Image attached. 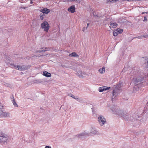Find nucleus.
Returning <instances> with one entry per match:
<instances>
[{
    "mask_svg": "<svg viewBox=\"0 0 148 148\" xmlns=\"http://www.w3.org/2000/svg\"><path fill=\"white\" fill-rule=\"evenodd\" d=\"M143 79H142V77H138L137 78H135L134 79V81L135 84L134 89V92H135V90L136 89V88L138 87V85H140V82H141L143 83L145 80V78L143 77Z\"/></svg>",
    "mask_w": 148,
    "mask_h": 148,
    "instance_id": "nucleus-1",
    "label": "nucleus"
},
{
    "mask_svg": "<svg viewBox=\"0 0 148 148\" xmlns=\"http://www.w3.org/2000/svg\"><path fill=\"white\" fill-rule=\"evenodd\" d=\"M11 140V138L3 133L0 134V143L6 142Z\"/></svg>",
    "mask_w": 148,
    "mask_h": 148,
    "instance_id": "nucleus-2",
    "label": "nucleus"
},
{
    "mask_svg": "<svg viewBox=\"0 0 148 148\" xmlns=\"http://www.w3.org/2000/svg\"><path fill=\"white\" fill-rule=\"evenodd\" d=\"M42 28L44 29V31L48 32L50 27V25L46 21L43 22L41 24Z\"/></svg>",
    "mask_w": 148,
    "mask_h": 148,
    "instance_id": "nucleus-3",
    "label": "nucleus"
},
{
    "mask_svg": "<svg viewBox=\"0 0 148 148\" xmlns=\"http://www.w3.org/2000/svg\"><path fill=\"white\" fill-rule=\"evenodd\" d=\"M98 121L99 124L101 126H103L106 123V120L102 115H100L98 117Z\"/></svg>",
    "mask_w": 148,
    "mask_h": 148,
    "instance_id": "nucleus-4",
    "label": "nucleus"
},
{
    "mask_svg": "<svg viewBox=\"0 0 148 148\" xmlns=\"http://www.w3.org/2000/svg\"><path fill=\"white\" fill-rule=\"evenodd\" d=\"M114 88L115 89L113 91L112 94V99H114L118 95L119 93L118 92L117 90H120L119 86L118 85L115 86Z\"/></svg>",
    "mask_w": 148,
    "mask_h": 148,
    "instance_id": "nucleus-5",
    "label": "nucleus"
},
{
    "mask_svg": "<svg viewBox=\"0 0 148 148\" xmlns=\"http://www.w3.org/2000/svg\"><path fill=\"white\" fill-rule=\"evenodd\" d=\"M14 67L15 69L20 71L26 70L27 69V67L24 65H14Z\"/></svg>",
    "mask_w": 148,
    "mask_h": 148,
    "instance_id": "nucleus-6",
    "label": "nucleus"
},
{
    "mask_svg": "<svg viewBox=\"0 0 148 148\" xmlns=\"http://www.w3.org/2000/svg\"><path fill=\"white\" fill-rule=\"evenodd\" d=\"M90 133L92 135H99L100 134L98 130L95 128H92L91 130Z\"/></svg>",
    "mask_w": 148,
    "mask_h": 148,
    "instance_id": "nucleus-7",
    "label": "nucleus"
},
{
    "mask_svg": "<svg viewBox=\"0 0 148 148\" xmlns=\"http://www.w3.org/2000/svg\"><path fill=\"white\" fill-rule=\"evenodd\" d=\"M110 88V87H107L106 86H104L100 87L99 88V90L100 92H102L105 90H108Z\"/></svg>",
    "mask_w": 148,
    "mask_h": 148,
    "instance_id": "nucleus-8",
    "label": "nucleus"
},
{
    "mask_svg": "<svg viewBox=\"0 0 148 148\" xmlns=\"http://www.w3.org/2000/svg\"><path fill=\"white\" fill-rule=\"evenodd\" d=\"M40 11L43 14H47L50 12V10L47 8H45L41 10Z\"/></svg>",
    "mask_w": 148,
    "mask_h": 148,
    "instance_id": "nucleus-9",
    "label": "nucleus"
},
{
    "mask_svg": "<svg viewBox=\"0 0 148 148\" xmlns=\"http://www.w3.org/2000/svg\"><path fill=\"white\" fill-rule=\"evenodd\" d=\"M117 114L118 115L121 116V117L123 118V115H124L125 116L128 115L127 113H126L125 112H124L122 110L119 111Z\"/></svg>",
    "mask_w": 148,
    "mask_h": 148,
    "instance_id": "nucleus-10",
    "label": "nucleus"
},
{
    "mask_svg": "<svg viewBox=\"0 0 148 148\" xmlns=\"http://www.w3.org/2000/svg\"><path fill=\"white\" fill-rule=\"evenodd\" d=\"M88 134V133L86 132H84L80 134H79L78 135V136L79 138H82L83 136H87Z\"/></svg>",
    "mask_w": 148,
    "mask_h": 148,
    "instance_id": "nucleus-11",
    "label": "nucleus"
},
{
    "mask_svg": "<svg viewBox=\"0 0 148 148\" xmlns=\"http://www.w3.org/2000/svg\"><path fill=\"white\" fill-rule=\"evenodd\" d=\"M75 6L72 5L68 9V11L71 13H74L75 11Z\"/></svg>",
    "mask_w": 148,
    "mask_h": 148,
    "instance_id": "nucleus-12",
    "label": "nucleus"
},
{
    "mask_svg": "<svg viewBox=\"0 0 148 148\" xmlns=\"http://www.w3.org/2000/svg\"><path fill=\"white\" fill-rule=\"evenodd\" d=\"M3 117H9L10 116V114L8 112H3L1 116Z\"/></svg>",
    "mask_w": 148,
    "mask_h": 148,
    "instance_id": "nucleus-13",
    "label": "nucleus"
},
{
    "mask_svg": "<svg viewBox=\"0 0 148 148\" xmlns=\"http://www.w3.org/2000/svg\"><path fill=\"white\" fill-rule=\"evenodd\" d=\"M110 27H112L114 28H115L117 26V24L115 22H111L110 23Z\"/></svg>",
    "mask_w": 148,
    "mask_h": 148,
    "instance_id": "nucleus-14",
    "label": "nucleus"
},
{
    "mask_svg": "<svg viewBox=\"0 0 148 148\" xmlns=\"http://www.w3.org/2000/svg\"><path fill=\"white\" fill-rule=\"evenodd\" d=\"M82 72V71L81 70H78L77 71V73L76 74L80 78H83V75H81Z\"/></svg>",
    "mask_w": 148,
    "mask_h": 148,
    "instance_id": "nucleus-15",
    "label": "nucleus"
},
{
    "mask_svg": "<svg viewBox=\"0 0 148 148\" xmlns=\"http://www.w3.org/2000/svg\"><path fill=\"white\" fill-rule=\"evenodd\" d=\"M43 75L47 77H51V74L47 71H44L43 72Z\"/></svg>",
    "mask_w": 148,
    "mask_h": 148,
    "instance_id": "nucleus-16",
    "label": "nucleus"
},
{
    "mask_svg": "<svg viewBox=\"0 0 148 148\" xmlns=\"http://www.w3.org/2000/svg\"><path fill=\"white\" fill-rule=\"evenodd\" d=\"M69 56H74L76 57H79L78 55H77L76 53L75 52H73L69 54Z\"/></svg>",
    "mask_w": 148,
    "mask_h": 148,
    "instance_id": "nucleus-17",
    "label": "nucleus"
},
{
    "mask_svg": "<svg viewBox=\"0 0 148 148\" xmlns=\"http://www.w3.org/2000/svg\"><path fill=\"white\" fill-rule=\"evenodd\" d=\"M144 66L146 68H148V58H147L145 61Z\"/></svg>",
    "mask_w": 148,
    "mask_h": 148,
    "instance_id": "nucleus-18",
    "label": "nucleus"
},
{
    "mask_svg": "<svg viewBox=\"0 0 148 148\" xmlns=\"http://www.w3.org/2000/svg\"><path fill=\"white\" fill-rule=\"evenodd\" d=\"M68 96L71 97L73 99H75L78 100L79 99V97L78 96H75L74 95L71 94H70L68 95Z\"/></svg>",
    "mask_w": 148,
    "mask_h": 148,
    "instance_id": "nucleus-19",
    "label": "nucleus"
},
{
    "mask_svg": "<svg viewBox=\"0 0 148 148\" xmlns=\"http://www.w3.org/2000/svg\"><path fill=\"white\" fill-rule=\"evenodd\" d=\"M148 38V34H144L143 35H142L140 36H138V38L140 39V38Z\"/></svg>",
    "mask_w": 148,
    "mask_h": 148,
    "instance_id": "nucleus-20",
    "label": "nucleus"
},
{
    "mask_svg": "<svg viewBox=\"0 0 148 148\" xmlns=\"http://www.w3.org/2000/svg\"><path fill=\"white\" fill-rule=\"evenodd\" d=\"M99 71L100 73L103 74L104 73L105 71V68L103 67L102 69H100Z\"/></svg>",
    "mask_w": 148,
    "mask_h": 148,
    "instance_id": "nucleus-21",
    "label": "nucleus"
},
{
    "mask_svg": "<svg viewBox=\"0 0 148 148\" xmlns=\"http://www.w3.org/2000/svg\"><path fill=\"white\" fill-rule=\"evenodd\" d=\"M130 116L128 114L125 116L124 115H123V118L127 120L129 119Z\"/></svg>",
    "mask_w": 148,
    "mask_h": 148,
    "instance_id": "nucleus-22",
    "label": "nucleus"
},
{
    "mask_svg": "<svg viewBox=\"0 0 148 148\" xmlns=\"http://www.w3.org/2000/svg\"><path fill=\"white\" fill-rule=\"evenodd\" d=\"M3 107V106L2 105H0V115L1 116L3 112L2 109Z\"/></svg>",
    "mask_w": 148,
    "mask_h": 148,
    "instance_id": "nucleus-23",
    "label": "nucleus"
},
{
    "mask_svg": "<svg viewBox=\"0 0 148 148\" xmlns=\"http://www.w3.org/2000/svg\"><path fill=\"white\" fill-rule=\"evenodd\" d=\"M12 103L14 106L15 107H18V105L16 103L15 100L13 99L12 100Z\"/></svg>",
    "mask_w": 148,
    "mask_h": 148,
    "instance_id": "nucleus-24",
    "label": "nucleus"
},
{
    "mask_svg": "<svg viewBox=\"0 0 148 148\" xmlns=\"http://www.w3.org/2000/svg\"><path fill=\"white\" fill-rule=\"evenodd\" d=\"M116 30L118 33V32L120 34L121 33L123 32V29H121L118 28Z\"/></svg>",
    "mask_w": 148,
    "mask_h": 148,
    "instance_id": "nucleus-25",
    "label": "nucleus"
},
{
    "mask_svg": "<svg viewBox=\"0 0 148 148\" xmlns=\"http://www.w3.org/2000/svg\"><path fill=\"white\" fill-rule=\"evenodd\" d=\"M118 32L116 30L113 32V35L114 36H116L118 35Z\"/></svg>",
    "mask_w": 148,
    "mask_h": 148,
    "instance_id": "nucleus-26",
    "label": "nucleus"
},
{
    "mask_svg": "<svg viewBox=\"0 0 148 148\" xmlns=\"http://www.w3.org/2000/svg\"><path fill=\"white\" fill-rule=\"evenodd\" d=\"M43 14H40V19L41 20H43V19L44 18Z\"/></svg>",
    "mask_w": 148,
    "mask_h": 148,
    "instance_id": "nucleus-27",
    "label": "nucleus"
},
{
    "mask_svg": "<svg viewBox=\"0 0 148 148\" xmlns=\"http://www.w3.org/2000/svg\"><path fill=\"white\" fill-rule=\"evenodd\" d=\"M117 0H107L108 2H110V3H113L115 2Z\"/></svg>",
    "mask_w": 148,
    "mask_h": 148,
    "instance_id": "nucleus-28",
    "label": "nucleus"
},
{
    "mask_svg": "<svg viewBox=\"0 0 148 148\" xmlns=\"http://www.w3.org/2000/svg\"><path fill=\"white\" fill-rule=\"evenodd\" d=\"M81 75H83V76L84 77V75H87V74L86 72L82 71L81 73Z\"/></svg>",
    "mask_w": 148,
    "mask_h": 148,
    "instance_id": "nucleus-29",
    "label": "nucleus"
},
{
    "mask_svg": "<svg viewBox=\"0 0 148 148\" xmlns=\"http://www.w3.org/2000/svg\"><path fill=\"white\" fill-rule=\"evenodd\" d=\"M71 1H76L79 3L80 2V0H71Z\"/></svg>",
    "mask_w": 148,
    "mask_h": 148,
    "instance_id": "nucleus-30",
    "label": "nucleus"
},
{
    "mask_svg": "<svg viewBox=\"0 0 148 148\" xmlns=\"http://www.w3.org/2000/svg\"><path fill=\"white\" fill-rule=\"evenodd\" d=\"M44 51L43 50H39V51H37V52H38L40 53V52H43Z\"/></svg>",
    "mask_w": 148,
    "mask_h": 148,
    "instance_id": "nucleus-31",
    "label": "nucleus"
},
{
    "mask_svg": "<svg viewBox=\"0 0 148 148\" xmlns=\"http://www.w3.org/2000/svg\"><path fill=\"white\" fill-rule=\"evenodd\" d=\"M45 148H51V147L49 146H47L45 147Z\"/></svg>",
    "mask_w": 148,
    "mask_h": 148,
    "instance_id": "nucleus-32",
    "label": "nucleus"
},
{
    "mask_svg": "<svg viewBox=\"0 0 148 148\" xmlns=\"http://www.w3.org/2000/svg\"><path fill=\"white\" fill-rule=\"evenodd\" d=\"M89 23H88L87 24V26L86 27V29H87L89 25Z\"/></svg>",
    "mask_w": 148,
    "mask_h": 148,
    "instance_id": "nucleus-33",
    "label": "nucleus"
},
{
    "mask_svg": "<svg viewBox=\"0 0 148 148\" xmlns=\"http://www.w3.org/2000/svg\"><path fill=\"white\" fill-rule=\"evenodd\" d=\"M86 29V27H84L82 29V31H84L85 29Z\"/></svg>",
    "mask_w": 148,
    "mask_h": 148,
    "instance_id": "nucleus-34",
    "label": "nucleus"
},
{
    "mask_svg": "<svg viewBox=\"0 0 148 148\" xmlns=\"http://www.w3.org/2000/svg\"><path fill=\"white\" fill-rule=\"evenodd\" d=\"M30 4H32L33 3L32 1V0H30Z\"/></svg>",
    "mask_w": 148,
    "mask_h": 148,
    "instance_id": "nucleus-35",
    "label": "nucleus"
},
{
    "mask_svg": "<svg viewBox=\"0 0 148 148\" xmlns=\"http://www.w3.org/2000/svg\"><path fill=\"white\" fill-rule=\"evenodd\" d=\"M147 12H142V14H147Z\"/></svg>",
    "mask_w": 148,
    "mask_h": 148,
    "instance_id": "nucleus-36",
    "label": "nucleus"
},
{
    "mask_svg": "<svg viewBox=\"0 0 148 148\" xmlns=\"http://www.w3.org/2000/svg\"><path fill=\"white\" fill-rule=\"evenodd\" d=\"M110 109L111 110H112V111H113V109L112 108H110Z\"/></svg>",
    "mask_w": 148,
    "mask_h": 148,
    "instance_id": "nucleus-37",
    "label": "nucleus"
},
{
    "mask_svg": "<svg viewBox=\"0 0 148 148\" xmlns=\"http://www.w3.org/2000/svg\"><path fill=\"white\" fill-rule=\"evenodd\" d=\"M22 8L23 9H25V8H24V7Z\"/></svg>",
    "mask_w": 148,
    "mask_h": 148,
    "instance_id": "nucleus-38",
    "label": "nucleus"
}]
</instances>
